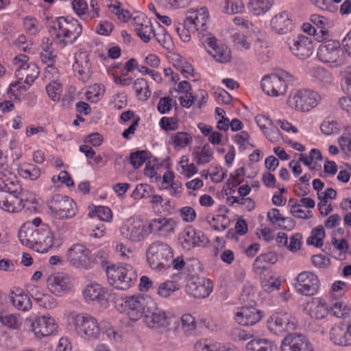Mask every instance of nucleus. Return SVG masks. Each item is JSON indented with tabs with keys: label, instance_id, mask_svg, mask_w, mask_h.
<instances>
[{
	"label": "nucleus",
	"instance_id": "obj_1",
	"mask_svg": "<svg viewBox=\"0 0 351 351\" xmlns=\"http://www.w3.org/2000/svg\"><path fill=\"white\" fill-rule=\"evenodd\" d=\"M104 252L93 253L86 245L81 243L73 244L68 250V261L78 269H88L95 264L101 263L104 267L108 261L104 256Z\"/></svg>",
	"mask_w": 351,
	"mask_h": 351
},
{
	"label": "nucleus",
	"instance_id": "obj_2",
	"mask_svg": "<svg viewBox=\"0 0 351 351\" xmlns=\"http://www.w3.org/2000/svg\"><path fill=\"white\" fill-rule=\"evenodd\" d=\"M49 30L51 36L55 35L54 41L63 47L73 44L82 34V26L76 19L69 20L64 16L58 17Z\"/></svg>",
	"mask_w": 351,
	"mask_h": 351
},
{
	"label": "nucleus",
	"instance_id": "obj_3",
	"mask_svg": "<svg viewBox=\"0 0 351 351\" xmlns=\"http://www.w3.org/2000/svg\"><path fill=\"white\" fill-rule=\"evenodd\" d=\"M108 282L113 287L127 290L137 281V274L134 267L128 264L105 265Z\"/></svg>",
	"mask_w": 351,
	"mask_h": 351
},
{
	"label": "nucleus",
	"instance_id": "obj_4",
	"mask_svg": "<svg viewBox=\"0 0 351 351\" xmlns=\"http://www.w3.org/2000/svg\"><path fill=\"white\" fill-rule=\"evenodd\" d=\"M146 256L149 266L154 269L161 271L170 267L173 250L167 243L157 241L149 245Z\"/></svg>",
	"mask_w": 351,
	"mask_h": 351
},
{
	"label": "nucleus",
	"instance_id": "obj_5",
	"mask_svg": "<svg viewBox=\"0 0 351 351\" xmlns=\"http://www.w3.org/2000/svg\"><path fill=\"white\" fill-rule=\"evenodd\" d=\"M69 324L73 326L76 332L84 338L97 339L100 334V327L97 320L87 313H71Z\"/></svg>",
	"mask_w": 351,
	"mask_h": 351
},
{
	"label": "nucleus",
	"instance_id": "obj_6",
	"mask_svg": "<svg viewBox=\"0 0 351 351\" xmlns=\"http://www.w3.org/2000/svg\"><path fill=\"white\" fill-rule=\"evenodd\" d=\"M150 301L138 294L125 297L118 307L119 311L126 314L134 322L139 320L145 314Z\"/></svg>",
	"mask_w": 351,
	"mask_h": 351
},
{
	"label": "nucleus",
	"instance_id": "obj_7",
	"mask_svg": "<svg viewBox=\"0 0 351 351\" xmlns=\"http://www.w3.org/2000/svg\"><path fill=\"white\" fill-rule=\"evenodd\" d=\"M51 215L60 219L72 218L77 211L76 203L68 196L55 194L47 201Z\"/></svg>",
	"mask_w": 351,
	"mask_h": 351
},
{
	"label": "nucleus",
	"instance_id": "obj_8",
	"mask_svg": "<svg viewBox=\"0 0 351 351\" xmlns=\"http://www.w3.org/2000/svg\"><path fill=\"white\" fill-rule=\"evenodd\" d=\"M292 79V75L282 72L280 75L276 73L265 76L261 80L263 90L268 95L278 97L285 94L287 89V82Z\"/></svg>",
	"mask_w": 351,
	"mask_h": 351
},
{
	"label": "nucleus",
	"instance_id": "obj_9",
	"mask_svg": "<svg viewBox=\"0 0 351 351\" xmlns=\"http://www.w3.org/2000/svg\"><path fill=\"white\" fill-rule=\"evenodd\" d=\"M318 95L311 90H300L289 97L288 105L298 111L307 112L317 104Z\"/></svg>",
	"mask_w": 351,
	"mask_h": 351
},
{
	"label": "nucleus",
	"instance_id": "obj_10",
	"mask_svg": "<svg viewBox=\"0 0 351 351\" xmlns=\"http://www.w3.org/2000/svg\"><path fill=\"white\" fill-rule=\"evenodd\" d=\"M294 319L286 312L273 313L267 321L268 330L276 335H282L285 332L294 329Z\"/></svg>",
	"mask_w": 351,
	"mask_h": 351
},
{
	"label": "nucleus",
	"instance_id": "obj_11",
	"mask_svg": "<svg viewBox=\"0 0 351 351\" xmlns=\"http://www.w3.org/2000/svg\"><path fill=\"white\" fill-rule=\"evenodd\" d=\"M287 43L292 54L299 59L309 58L314 51L312 40L304 35L289 37Z\"/></svg>",
	"mask_w": 351,
	"mask_h": 351
},
{
	"label": "nucleus",
	"instance_id": "obj_12",
	"mask_svg": "<svg viewBox=\"0 0 351 351\" xmlns=\"http://www.w3.org/2000/svg\"><path fill=\"white\" fill-rule=\"evenodd\" d=\"M179 241L182 247L186 250L196 246L205 245L209 242L202 231L197 230L191 226H188L183 230L180 234Z\"/></svg>",
	"mask_w": 351,
	"mask_h": 351
},
{
	"label": "nucleus",
	"instance_id": "obj_13",
	"mask_svg": "<svg viewBox=\"0 0 351 351\" xmlns=\"http://www.w3.org/2000/svg\"><path fill=\"white\" fill-rule=\"evenodd\" d=\"M319 287L318 277L310 271H302L299 274L295 285L297 291L306 296L315 295L317 292Z\"/></svg>",
	"mask_w": 351,
	"mask_h": 351
},
{
	"label": "nucleus",
	"instance_id": "obj_14",
	"mask_svg": "<svg viewBox=\"0 0 351 351\" xmlns=\"http://www.w3.org/2000/svg\"><path fill=\"white\" fill-rule=\"evenodd\" d=\"M27 320L30 323L32 330L38 338L49 336L58 328L55 319L49 316H37Z\"/></svg>",
	"mask_w": 351,
	"mask_h": 351
},
{
	"label": "nucleus",
	"instance_id": "obj_15",
	"mask_svg": "<svg viewBox=\"0 0 351 351\" xmlns=\"http://www.w3.org/2000/svg\"><path fill=\"white\" fill-rule=\"evenodd\" d=\"M186 292L197 298L208 297L213 290L212 282L204 278L192 277L186 285Z\"/></svg>",
	"mask_w": 351,
	"mask_h": 351
},
{
	"label": "nucleus",
	"instance_id": "obj_16",
	"mask_svg": "<svg viewBox=\"0 0 351 351\" xmlns=\"http://www.w3.org/2000/svg\"><path fill=\"white\" fill-rule=\"evenodd\" d=\"M34 249L40 253L47 252L54 244V234L49 225L40 223L37 229Z\"/></svg>",
	"mask_w": 351,
	"mask_h": 351
},
{
	"label": "nucleus",
	"instance_id": "obj_17",
	"mask_svg": "<svg viewBox=\"0 0 351 351\" xmlns=\"http://www.w3.org/2000/svg\"><path fill=\"white\" fill-rule=\"evenodd\" d=\"M281 351H314L313 345L302 335H290L284 338Z\"/></svg>",
	"mask_w": 351,
	"mask_h": 351
},
{
	"label": "nucleus",
	"instance_id": "obj_18",
	"mask_svg": "<svg viewBox=\"0 0 351 351\" xmlns=\"http://www.w3.org/2000/svg\"><path fill=\"white\" fill-rule=\"evenodd\" d=\"M341 51V45L339 41L328 40L319 47L317 57L323 62H336Z\"/></svg>",
	"mask_w": 351,
	"mask_h": 351
},
{
	"label": "nucleus",
	"instance_id": "obj_19",
	"mask_svg": "<svg viewBox=\"0 0 351 351\" xmlns=\"http://www.w3.org/2000/svg\"><path fill=\"white\" fill-rule=\"evenodd\" d=\"M120 233L124 238L133 242L141 241L147 237L145 226L141 221L130 220L120 228Z\"/></svg>",
	"mask_w": 351,
	"mask_h": 351
},
{
	"label": "nucleus",
	"instance_id": "obj_20",
	"mask_svg": "<svg viewBox=\"0 0 351 351\" xmlns=\"http://www.w3.org/2000/svg\"><path fill=\"white\" fill-rule=\"evenodd\" d=\"M41 222L42 220L38 217L32 221H26L23 224L18 232L19 239L23 245L34 249L38 226Z\"/></svg>",
	"mask_w": 351,
	"mask_h": 351
},
{
	"label": "nucleus",
	"instance_id": "obj_21",
	"mask_svg": "<svg viewBox=\"0 0 351 351\" xmlns=\"http://www.w3.org/2000/svg\"><path fill=\"white\" fill-rule=\"evenodd\" d=\"M203 43L210 47L208 51L216 61L226 63L230 60V50L226 45L219 43L215 37L209 36L204 40Z\"/></svg>",
	"mask_w": 351,
	"mask_h": 351
},
{
	"label": "nucleus",
	"instance_id": "obj_22",
	"mask_svg": "<svg viewBox=\"0 0 351 351\" xmlns=\"http://www.w3.org/2000/svg\"><path fill=\"white\" fill-rule=\"evenodd\" d=\"M27 201V195L6 194L0 192V207L10 213H16L22 210Z\"/></svg>",
	"mask_w": 351,
	"mask_h": 351
},
{
	"label": "nucleus",
	"instance_id": "obj_23",
	"mask_svg": "<svg viewBox=\"0 0 351 351\" xmlns=\"http://www.w3.org/2000/svg\"><path fill=\"white\" fill-rule=\"evenodd\" d=\"M186 19V25H191L192 30L204 32L207 29V21L209 17L208 10L206 7L200 8L194 11H189Z\"/></svg>",
	"mask_w": 351,
	"mask_h": 351
},
{
	"label": "nucleus",
	"instance_id": "obj_24",
	"mask_svg": "<svg viewBox=\"0 0 351 351\" xmlns=\"http://www.w3.org/2000/svg\"><path fill=\"white\" fill-rule=\"evenodd\" d=\"M263 316V312L253 306H242L236 313L235 320L242 326H253L258 323Z\"/></svg>",
	"mask_w": 351,
	"mask_h": 351
},
{
	"label": "nucleus",
	"instance_id": "obj_25",
	"mask_svg": "<svg viewBox=\"0 0 351 351\" xmlns=\"http://www.w3.org/2000/svg\"><path fill=\"white\" fill-rule=\"evenodd\" d=\"M176 223L170 218L160 217L152 219L148 225L151 233L158 234L162 237H169L175 232Z\"/></svg>",
	"mask_w": 351,
	"mask_h": 351
},
{
	"label": "nucleus",
	"instance_id": "obj_26",
	"mask_svg": "<svg viewBox=\"0 0 351 351\" xmlns=\"http://www.w3.org/2000/svg\"><path fill=\"white\" fill-rule=\"evenodd\" d=\"M270 25L278 34H285L291 32L293 27L292 15L287 11H282L272 16Z\"/></svg>",
	"mask_w": 351,
	"mask_h": 351
},
{
	"label": "nucleus",
	"instance_id": "obj_27",
	"mask_svg": "<svg viewBox=\"0 0 351 351\" xmlns=\"http://www.w3.org/2000/svg\"><path fill=\"white\" fill-rule=\"evenodd\" d=\"M49 290L56 295H62L71 287L70 278L64 274H56L50 276L47 280Z\"/></svg>",
	"mask_w": 351,
	"mask_h": 351
},
{
	"label": "nucleus",
	"instance_id": "obj_28",
	"mask_svg": "<svg viewBox=\"0 0 351 351\" xmlns=\"http://www.w3.org/2000/svg\"><path fill=\"white\" fill-rule=\"evenodd\" d=\"M145 312V322L147 326L152 328H158L162 326L166 321L167 315L164 311L156 306L152 301Z\"/></svg>",
	"mask_w": 351,
	"mask_h": 351
},
{
	"label": "nucleus",
	"instance_id": "obj_29",
	"mask_svg": "<svg viewBox=\"0 0 351 351\" xmlns=\"http://www.w3.org/2000/svg\"><path fill=\"white\" fill-rule=\"evenodd\" d=\"M75 59V62L73 65V69L75 75L84 82L87 81L91 75L90 63L88 54L85 52H80L76 54Z\"/></svg>",
	"mask_w": 351,
	"mask_h": 351
},
{
	"label": "nucleus",
	"instance_id": "obj_30",
	"mask_svg": "<svg viewBox=\"0 0 351 351\" xmlns=\"http://www.w3.org/2000/svg\"><path fill=\"white\" fill-rule=\"evenodd\" d=\"M0 186L3 191L2 192L8 194L27 195V191H23L21 184L15 176L4 173H0Z\"/></svg>",
	"mask_w": 351,
	"mask_h": 351
},
{
	"label": "nucleus",
	"instance_id": "obj_31",
	"mask_svg": "<svg viewBox=\"0 0 351 351\" xmlns=\"http://www.w3.org/2000/svg\"><path fill=\"white\" fill-rule=\"evenodd\" d=\"M84 296L87 301H92L99 304L107 303L106 292L101 285L96 283L89 285L85 288Z\"/></svg>",
	"mask_w": 351,
	"mask_h": 351
},
{
	"label": "nucleus",
	"instance_id": "obj_32",
	"mask_svg": "<svg viewBox=\"0 0 351 351\" xmlns=\"http://www.w3.org/2000/svg\"><path fill=\"white\" fill-rule=\"evenodd\" d=\"M16 293L14 291H12L10 294V301L12 304L18 310L22 311H29L32 306V301L29 297V295L21 290H16Z\"/></svg>",
	"mask_w": 351,
	"mask_h": 351
},
{
	"label": "nucleus",
	"instance_id": "obj_33",
	"mask_svg": "<svg viewBox=\"0 0 351 351\" xmlns=\"http://www.w3.org/2000/svg\"><path fill=\"white\" fill-rule=\"evenodd\" d=\"M134 21L138 36L143 42L148 43L151 39V34L154 32L150 21L143 19L141 22L139 18H134Z\"/></svg>",
	"mask_w": 351,
	"mask_h": 351
},
{
	"label": "nucleus",
	"instance_id": "obj_34",
	"mask_svg": "<svg viewBox=\"0 0 351 351\" xmlns=\"http://www.w3.org/2000/svg\"><path fill=\"white\" fill-rule=\"evenodd\" d=\"M328 313V307L323 299L315 298L311 302L309 308V314L311 317L323 319L327 316Z\"/></svg>",
	"mask_w": 351,
	"mask_h": 351
},
{
	"label": "nucleus",
	"instance_id": "obj_35",
	"mask_svg": "<svg viewBox=\"0 0 351 351\" xmlns=\"http://www.w3.org/2000/svg\"><path fill=\"white\" fill-rule=\"evenodd\" d=\"M195 347L197 351H239L237 348L232 345H223L219 343L210 344L208 343V340L197 342Z\"/></svg>",
	"mask_w": 351,
	"mask_h": 351
},
{
	"label": "nucleus",
	"instance_id": "obj_36",
	"mask_svg": "<svg viewBox=\"0 0 351 351\" xmlns=\"http://www.w3.org/2000/svg\"><path fill=\"white\" fill-rule=\"evenodd\" d=\"M213 152L208 143L203 147H195L193 152L194 159L198 165L208 163L213 158Z\"/></svg>",
	"mask_w": 351,
	"mask_h": 351
},
{
	"label": "nucleus",
	"instance_id": "obj_37",
	"mask_svg": "<svg viewBox=\"0 0 351 351\" xmlns=\"http://www.w3.org/2000/svg\"><path fill=\"white\" fill-rule=\"evenodd\" d=\"M274 4V0H250L249 8L256 16H260L269 12Z\"/></svg>",
	"mask_w": 351,
	"mask_h": 351
},
{
	"label": "nucleus",
	"instance_id": "obj_38",
	"mask_svg": "<svg viewBox=\"0 0 351 351\" xmlns=\"http://www.w3.org/2000/svg\"><path fill=\"white\" fill-rule=\"evenodd\" d=\"M136 96L139 100L146 101L151 96V90L147 81L144 78L136 79L133 84Z\"/></svg>",
	"mask_w": 351,
	"mask_h": 351
},
{
	"label": "nucleus",
	"instance_id": "obj_39",
	"mask_svg": "<svg viewBox=\"0 0 351 351\" xmlns=\"http://www.w3.org/2000/svg\"><path fill=\"white\" fill-rule=\"evenodd\" d=\"M347 334V330L340 326H335L330 330V339L335 344L347 346L350 344Z\"/></svg>",
	"mask_w": 351,
	"mask_h": 351
},
{
	"label": "nucleus",
	"instance_id": "obj_40",
	"mask_svg": "<svg viewBox=\"0 0 351 351\" xmlns=\"http://www.w3.org/2000/svg\"><path fill=\"white\" fill-rule=\"evenodd\" d=\"M19 174L25 179L35 180L40 175V169L33 164L26 163L20 165L18 168Z\"/></svg>",
	"mask_w": 351,
	"mask_h": 351
},
{
	"label": "nucleus",
	"instance_id": "obj_41",
	"mask_svg": "<svg viewBox=\"0 0 351 351\" xmlns=\"http://www.w3.org/2000/svg\"><path fill=\"white\" fill-rule=\"evenodd\" d=\"M246 347L249 351H273L274 344L266 339H254Z\"/></svg>",
	"mask_w": 351,
	"mask_h": 351
},
{
	"label": "nucleus",
	"instance_id": "obj_42",
	"mask_svg": "<svg viewBox=\"0 0 351 351\" xmlns=\"http://www.w3.org/2000/svg\"><path fill=\"white\" fill-rule=\"evenodd\" d=\"M207 222L212 226L216 231H223L227 229L230 225V219L225 215H218L216 217H206Z\"/></svg>",
	"mask_w": 351,
	"mask_h": 351
},
{
	"label": "nucleus",
	"instance_id": "obj_43",
	"mask_svg": "<svg viewBox=\"0 0 351 351\" xmlns=\"http://www.w3.org/2000/svg\"><path fill=\"white\" fill-rule=\"evenodd\" d=\"M88 216L90 217L97 216L102 221H110L112 217L111 210L106 206H88Z\"/></svg>",
	"mask_w": 351,
	"mask_h": 351
},
{
	"label": "nucleus",
	"instance_id": "obj_44",
	"mask_svg": "<svg viewBox=\"0 0 351 351\" xmlns=\"http://www.w3.org/2000/svg\"><path fill=\"white\" fill-rule=\"evenodd\" d=\"M40 71L37 65L34 62H30L22 72H20L19 80H23L25 77V82L31 86L34 80L38 77Z\"/></svg>",
	"mask_w": 351,
	"mask_h": 351
},
{
	"label": "nucleus",
	"instance_id": "obj_45",
	"mask_svg": "<svg viewBox=\"0 0 351 351\" xmlns=\"http://www.w3.org/2000/svg\"><path fill=\"white\" fill-rule=\"evenodd\" d=\"M330 312L338 318L346 319L351 315V307L342 301H337L330 306Z\"/></svg>",
	"mask_w": 351,
	"mask_h": 351
},
{
	"label": "nucleus",
	"instance_id": "obj_46",
	"mask_svg": "<svg viewBox=\"0 0 351 351\" xmlns=\"http://www.w3.org/2000/svg\"><path fill=\"white\" fill-rule=\"evenodd\" d=\"M324 237V228L322 225H319L312 230L311 234L307 239V244L321 247L323 245Z\"/></svg>",
	"mask_w": 351,
	"mask_h": 351
},
{
	"label": "nucleus",
	"instance_id": "obj_47",
	"mask_svg": "<svg viewBox=\"0 0 351 351\" xmlns=\"http://www.w3.org/2000/svg\"><path fill=\"white\" fill-rule=\"evenodd\" d=\"M180 289L177 282L167 280L159 285L157 289V294L162 298L169 297L174 291Z\"/></svg>",
	"mask_w": 351,
	"mask_h": 351
},
{
	"label": "nucleus",
	"instance_id": "obj_48",
	"mask_svg": "<svg viewBox=\"0 0 351 351\" xmlns=\"http://www.w3.org/2000/svg\"><path fill=\"white\" fill-rule=\"evenodd\" d=\"M26 91V86L22 84L20 81H16L10 84L7 93L10 98L14 97L16 100L20 101L25 97Z\"/></svg>",
	"mask_w": 351,
	"mask_h": 351
},
{
	"label": "nucleus",
	"instance_id": "obj_49",
	"mask_svg": "<svg viewBox=\"0 0 351 351\" xmlns=\"http://www.w3.org/2000/svg\"><path fill=\"white\" fill-rule=\"evenodd\" d=\"M154 193V189L152 186L147 184H139L132 193V196L136 199L150 197Z\"/></svg>",
	"mask_w": 351,
	"mask_h": 351
},
{
	"label": "nucleus",
	"instance_id": "obj_50",
	"mask_svg": "<svg viewBox=\"0 0 351 351\" xmlns=\"http://www.w3.org/2000/svg\"><path fill=\"white\" fill-rule=\"evenodd\" d=\"M150 153L147 150L133 152L130 156V163L134 169L140 167L149 158Z\"/></svg>",
	"mask_w": 351,
	"mask_h": 351
},
{
	"label": "nucleus",
	"instance_id": "obj_51",
	"mask_svg": "<svg viewBox=\"0 0 351 351\" xmlns=\"http://www.w3.org/2000/svg\"><path fill=\"white\" fill-rule=\"evenodd\" d=\"M191 25H186V21L183 24L178 23V25L174 24L175 30L178 34L180 39L184 42H188L191 39V34L195 33V30H192Z\"/></svg>",
	"mask_w": 351,
	"mask_h": 351
},
{
	"label": "nucleus",
	"instance_id": "obj_52",
	"mask_svg": "<svg viewBox=\"0 0 351 351\" xmlns=\"http://www.w3.org/2000/svg\"><path fill=\"white\" fill-rule=\"evenodd\" d=\"M244 5L242 0H226L223 11L228 14L242 12Z\"/></svg>",
	"mask_w": 351,
	"mask_h": 351
},
{
	"label": "nucleus",
	"instance_id": "obj_53",
	"mask_svg": "<svg viewBox=\"0 0 351 351\" xmlns=\"http://www.w3.org/2000/svg\"><path fill=\"white\" fill-rule=\"evenodd\" d=\"M171 142L176 147H185L191 141V136L186 132H179L171 136Z\"/></svg>",
	"mask_w": 351,
	"mask_h": 351
},
{
	"label": "nucleus",
	"instance_id": "obj_54",
	"mask_svg": "<svg viewBox=\"0 0 351 351\" xmlns=\"http://www.w3.org/2000/svg\"><path fill=\"white\" fill-rule=\"evenodd\" d=\"M0 322L12 329H18L21 325L18 317L9 313L0 314Z\"/></svg>",
	"mask_w": 351,
	"mask_h": 351
},
{
	"label": "nucleus",
	"instance_id": "obj_55",
	"mask_svg": "<svg viewBox=\"0 0 351 351\" xmlns=\"http://www.w3.org/2000/svg\"><path fill=\"white\" fill-rule=\"evenodd\" d=\"M23 23L26 32L30 35H36L40 31L39 22L34 17L26 16L24 19Z\"/></svg>",
	"mask_w": 351,
	"mask_h": 351
},
{
	"label": "nucleus",
	"instance_id": "obj_56",
	"mask_svg": "<svg viewBox=\"0 0 351 351\" xmlns=\"http://www.w3.org/2000/svg\"><path fill=\"white\" fill-rule=\"evenodd\" d=\"M46 91L49 97L53 101H58L60 99L62 87L60 84L53 81L51 83L47 85Z\"/></svg>",
	"mask_w": 351,
	"mask_h": 351
},
{
	"label": "nucleus",
	"instance_id": "obj_57",
	"mask_svg": "<svg viewBox=\"0 0 351 351\" xmlns=\"http://www.w3.org/2000/svg\"><path fill=\"white\" fill-rule=\"evenodd\" d=\"M28 60V56L23 54H20L14 58L13 62L16 67L15 73L16 77H19L20 72H22L29 65Z\"/></svg>",
	"mask_w": 351,
	"mask_h": 351
},
{
	"label": "nucleus",
	"instance_id": "obj_58",
	"mask_svg": "<svg viewBox=\"0 0 351 351\" xmlns=\"http://www.w3.org/2000/svg\"><path fill=\"white\" fill-rule=\"evenodd\" d=\"M72 8L74 12L83 19L88 12V4L84 0H73Z\"/></svg>",
	"mask_w": 351,
	"mask_h": 351
},
{
	"label": "nucleus",
	"instance_id": "obj_59",
	"mask_svg": "<svg viewBox=\"0 0 351 351\" xmlns=\"http://www.w3.org/2000/svg\"><path fill=\"white\" fill-rule=\"evenodd\" d=\"M38 304L45 309H52L56 306L57 300L51 295L45 293L40 298Z\"/></svg>",
	"mask_w": 351,
	"mask_h": 351
},
{
	"label": "nucleus",
	"instance_id": "obj_60",
	"mask_svg": "<svg viewBox=\"0 0 351 351\" xmlns=\"http://www.w3.org/2000/svg\"><path fill=\"white\" fill-rule=\"evenodd\" d=\"M254 49L261 58L267 56L269 53L267 43L261 39L256 40L254 45Z\"/></svg>",
	"mask_w": 351,
	"mask_h": 351
},
{
	"label": "nucleus",
	"instance_id": "obj_61",
	"mask_svg": "<svg viewBox=\"0 0 351 351\" xmlns=\"http://www.w3.org/2000/svg\"><path fill=\"white\" fill-rule=\"evenodd\" d=\"M153 35L158 43L165 48L167 47V44L170 36L167 33L165 28L160 25L158 31H154Z\"/></svg>",
	"mask_w": 351,
	"mask_h": 351
},
{
	"label": "nucleus",
	"instance_id": "obj_62",
	"mask_svg": "<svg viewBox=\"0 0 351 351\" xmlns=\"http://www.w3.org/2000/svg\"><path fill=\"white\" fill-rule=\"evenodd\" d=\"M261 285L266 292L270 293L273 291L279 289L280 281L274 278H269L268 280L262 281Z\"/></svg>",
	"mask_w": 351,
	"mask_h": 351
},
{
	"label": "nucleus",
	"instance_id": "obj_63",
	"mask_svg": "<svg viewBox=\"0 0 351 351\" xmlns=\"http://www.w3.org/2000/svg\"><path fill=\"white\" fill-rule=\"evenodd\" d=\"M173 99L169 97H161L158 104V110L161 114L169 112L172 108Z\"/></svg>",
	"mask_w": 351,
	"mask_h": 351
},
{
	"label": "nucleus",
	"instance_id": "obj_64",
	"mask_svg": "<svg viewBox=\"0 0 351 351\" xmlns=\"http://www.w3.org/2000/svg\"><path fill=\"white\" fill-rule=\"evenodd\" d=\"M232 41L235 45L241 46L245 49L250 48V42L248 41L247 38L241 33H235L232 36Z\"/></svg>",
	"mask_w": 351,
	"mask_h": 351
}]
</instances>
